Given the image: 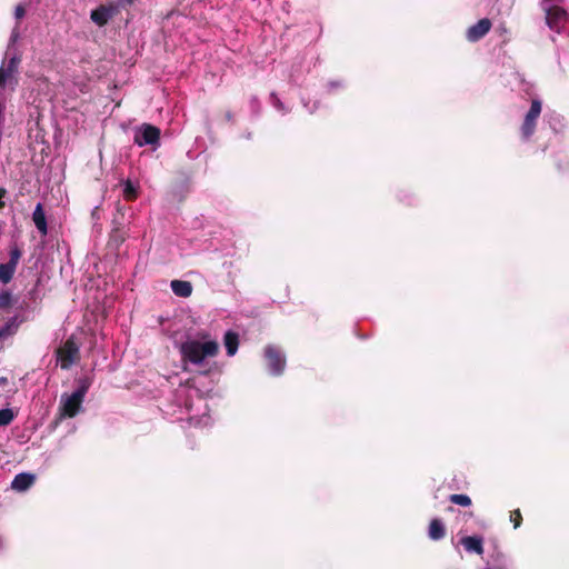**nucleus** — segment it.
<instances>
[{
	"mask_svg": "<svg viewBox=\"0 0 569 569\" xmlns=\"http://www.w3.org/2000/svg\"><path fill=\"white\" fill-rule=\"evenodd\" d=\"M174 347L180 353V361L184 371L196 368L201 375L211 372V359L219 353V342L207 331L187 333L182 339H174Z\"/></svg>",
	"mask_w": 569,
	"mask_h": 569,
	"instance_id": "obj_1",
	"label": "nucleus"
},
{
	"mask_svg": "<svg viewBox=\"0 0 569 569\" xmlns=\"http://www.w3.org/2000/svg\"><path fill=\"white\" fill-rule=\"evenodd\" d=\"M90 380L81 378L78 380V386L71 393H62L59 401V419L73 418L82 409V403L90 388Z\"/></svg>",
	"mask_w": 569,
	"mask_h": 569,
	"instance_id": "obj_2",
	"label": "nucleus"
},
{
	"mask_svg": "<svg viewBox=\"0 0 569 569\" xmlns=\"http://www.w3.org/2000/svg\"><path fill=\"white\" fill-rule=\"evenodd\" d=\"M562 0H542L541 8L546 14L547 26L556 32H561L567 21V11L561 6Z\"/></svg>",
	"mask_w": 569,
	"mask_h": 569,
	"instance_id": "obj_3",
	"label": "nucleus"
},
{
	"mask_svg": "<svg viewBox=\"0 0 569 569\" xmlns=\"http://www.w3.org/2000/svg\"><path fill=\"white\" fill-rule=\"evenodd\" d=\"M542 111V101L538 98L531 100L530 108L525 113L521 126L520 136L523 141H528L535 133L538 120Z\"/></svg>",
	"mask_w": 569,
	"mask_h": 569,
	"instance_id": "obj_4",
	"label": "nucleus"
},
{
	"mask_svg": "<svg viewBox=\"0 0 569 569\" xmlns=\"http://www.w3.org/2000/svg\"><path fill=\"white\" fill-rule=\"evenodd\" d=\"M160 130L151 124L143 123L134 129L133 141L139 147L150 146L153 150L159 147Z\"/></svg>",
	"mask_w": 569,
	"mask_h": 569,
	"instance_id": "obj_5",
	"label": "nucleus"
},
{
	"mask_svg": "<svg viewBox=\"0 0 569 569\" xmlns=\"http://www.w3.org/2000/svg\"><path fill=\"white\" fill-rule=\"evenodd\" d=\"M58 362L61 369H69L76 361L79 359V346L77 342L69 338L59 349H58Z\"/></svg>",
	"mask_w": 569,
	"mask_h": 569,
	"instance_id": "obj_6",
	"label": "nucleus"
},
{
	"mask_svg": "<svg viewBox=\"0 0 569 569\" xmlns=\"http://www.w3.org/2000/svg\"><path fill=\"white\" fill-rule=\"evenodd\" d=\"M264 357L269 372L273 376H280L286 367V357L282 351L274 346H268L264 349Z\"/></svg>",
	"mask_w": 569,
	"mask_h": 569,
	"instance_id": "obj_7",
	"label": "nucleus"
},
{
	"mask_svg": "<svg viewBox=\"0 0 569 569\" xmlns=\"http://www.w3.org/2000/svg\"><path fill=\"white\" fill-rule=\"evenodd\" d=\"M491 28V21L488 18L480 19L477 23L468 28L466 37L470 42H476L483 38Z\"/></svg>",
	"mask_w": 569,
	"mask_h": 569,
	"instance_id": "obj_8",
	"label": "nucleus"
},
{
	"mask_svg": "<svg viewBox=\"0 0 569 569\" xmlns=\"http://www.w3.org/2000/svg\"><path fill=\"white\" fill-rule=\"evenodd\" d=\"M460 545L469 553L481 556L483 553V538L480 536H466L460 539Z\"/></svg>",
	"mask_w": 569,
	"mask_h": 569,
	"instance_id": "obj_9",
	"label": "nucleus"
},
{
	"mask_svg": "<svg viewBox=\"0 0 569 569\" xmlns=\"http://www.w3.org/2000/svg\"><path fill=\"white\" fill-rule=\"evenodd\" d=\"M18 84L17 76L4 71L3 66L0 67V94L7 91L12 92Z\"/></svg>",
	"mask_w": 569,
	"mask_h": 569,
	"instance_id": "obj_10",
	"label": "nucleus"
},
{
	"mask_svg": "<svg viewBox=\"0 0 569 569\" xmlns=\"http://www.w3.org/2000/svg\"><path fill=\"white\" fill-rule=\"evenodd\" d=\"M34 480L36 477L32 473L21 472L13 478L11 488L19 492L26 491L33 485Z\"/></svg>",
	"mask_w": 569,
	"mask_h": 569,
	"instance_id": "obj_11",
	"label": "nucleus"
},
{
	"mask_svg": "<svg viewBox=\"0 0 569 569\" xmlns=\"http://www.w3.org/2000/svg\"><path fill=\"white\" fill-rule=\"evenodd\" d=\"M116 9L113 7L101 6L91 12V19L98 26L106 24L109 19L114 14Z\"/></svg>",
	"mask_w": 569,
	"mask_h": 569,
	"instance_id": "obj_12",
	"label": "nucleus"
},
{
	"mask_svg": "<svg viewBox=\"0 0 569 569\" xmlns=\"http://www.w3.org/2000/svg\"><path fill=\"white\" fill-rule=\"evenodd\" d=\"M170 288L172 292L180 298H188L192 293V284L186 280H172Z\"/></svg>",
	"mask_w": 569,
	"mask_h": 569,
	"instance_id": "obj_13",
	"label": "nucleus"
},
{
	"mask_svg": "<svg viewBox=\"0 0 569 569\" xmlns=\"http://www.w3.org/2000/svg\"><path fill=\"white\" fill-rule=\"evenodd\" d=\"M32 220L37 227V229L41 232V234L46 236L48 232L46 214L41 203H38L32 213Z\"/></svg>",
	"mask_w": 569,
	"mask_h": 569,
	"instance_id": "obj_14",
	"label": "nucleus"
},
{
	"mask_svg": "<svg viewBox=\"0 0 569 569\" xmlns=\"http://www.w3.org/2000/svg\"><path fill=\"white\" fill-rule=\"evenodd\" d=\"M227 355L232 357L237 353L239 347L238 335L232 331H227L223 337Z\"/></svg>",
	"mask_w": 569,
	"mask_h": 569,
	"instance_id": "obj_15",
	"label": "nucleus"
},
{
	"mask_svg": "<svg viewBox=\"0 0 569 569\" xmlns=\"http://www.w3.org/2000/svg\"><path fill=\"white\" fill-rule=\"evenodd\" d=\"M446 535V528L441 520L433 519L429 525L428 536L431 540H440Z\"/></svg>",
	"mask_w": 569,
	"mask_h": 569,
	"instance_id": "obj_16",
	"label": "nucleus"
},
{
	"mask_svg": "<svg viewBox=\"0 0 569 569\" xmlns=\"http://www.w3.org/2000/svg\"><path fill=\"white\" fill-rule=\"evenodd\" d=\"M18 320L17 318L9 319L1 328H0V340H4L11 336H13L18 330Z\"/></svg>",
	"mask_w": 569,
	"mask_h": 569,
	"instance_id": "obj_17",
	"label": "nucleus"
},
{
	"mask_svg": "<svg viewBox=\"0 0 569 569\" xmlns=\"http://www.w3.org/2000/svg\"><path fill=\"white\" fill-rule=\"evenodd\" d=\"M20 61H21L20 56H18L17 53L12 54L2 64L4 68V71L17 76Z\"/></svg>",
	"mask_w": 569,
	"mask_h": 569,
	"instance_id": "obj_18",
	"label": "nucleus"
},
{
	"mask_svg": "<svg viewBox=\"0 0 569 569\" xmlns=\"http://www.w3.org/2000/svg\"><path fill=\"white\" fill-rule=\"evenodd\" d=\"M14 271L16 268H13L12 264H0V281L2 283H8L12 279Z\"/></svg>",
	"mask_w": 569,
	"mask_h": 569,
	"instance_id": "obj_19",
	"label": "nucleus"
},
{
	"mask_svg": "<svg viewBox=\"0 0 569 569\" xmlns=\"http://www.w3.org/2000/svg\"><path fill=\"white\" fill-rule=\"evenodd\" d=\"M189 420L190 423L196 427H208L211 425V417L207 412L201 416L192 415Z\"/></svg>",
	"mask_w": 569,
	"mask_h": 569,
	"instance_id": "obj_20",
	"label": "nucleus"
},
{
	"mask_svg": "<svg viewBox=\"0 0 569 569\" xmlns=\"http://www.w3.org/2000/svg\"><path fill=\"white\" fill-rule=\"evenodd\" d=\"M270 102L272 107L281 114H287L290 112V108H288L276 93L270 94Z\"/></svg>",
	"mask_w": 569,
	"mask_h": 569,
	"instance_id": "obj_21",
	"label": "nucleus"
},
{
	"mask_svg": "<svg viewBox=\"0 0 569 569\" xmlns=\"http://www.w3.org/2000/svg\"><path fill=\"white\" fill-rule=\"evenodd\" d=\"M449 500L461 507H469L471 505V499L467 495L455 493L449 497Z\"/></svg>",
	"mask_w": 569,
	"mask_h": 569,
	"instance_id": "obj_22",
	"label": "nucleus"
},
{
	"mask_svg": "<svg viewBox=\"0 0 569 569\" xmlns=\"http://www.w3.org/2000/svg\"><path fill=\"white\" fill-rule=\"evenodd\" d=\"M123 194L127 200H133L137 197V188L136 186L127 180L123 186Z\"/></svg>",
	"mask_w": 569,
	"mask_h": 569,
	"instance_id": "obj_23",
	"label": "nucleus"
},
{
	"mask_svg": "<svg viewBox=\"0 0 569 569\" xmlns=\"http://www.w3.org/2000/svg\"><path fill=\"white\" fill-rule=\"evenodd\" d=\"M14 418V413L11 409L4 408L0 410V427L9 425Z\"/></svg>",
	"mask_w": 569,
	"mask_h": 569,
	"instance_id": "obj_24",
	"label": "nucleus"
},
{
	"mask_svg": "<svg viewBox=\"0 0 569 569\" xmlns=\"http://www.w3.org/2000/svg\"><path fill=\"white\" fill-rule=\"evenodd\" d=\"M510 520L513 522L515 529L520 527L521 521H522V517H521V513H520V511L518 509L511 512Z\"/></svg>",
	"mask_w": 569,
	"mask_h": 569,
	"instance_id": "obj_25",
	"label": "nucleus"
},
{
	"mask_svg": "<svg viewBox=\"0 0 569 569\" xmlns=\"http://www.w3.org/2000/svg\"><path fill=\"white\" fill-rule=\"evenodd\" d=\"M19 259H20V251L18 249H14L10 252V260L7 263L12 264L13 268H17Z\"/></svg>",
	"mask_w": 569,
	"mask_h": 569,
	"instance_id": "obj_26",
	"label": "nucleus"
},
{
	"mask_svg": "<svg viewBox=\"0 0 569 569\" xmlns=\"http://www.w3.org/2000/svg\"><path fill=\"white\" fill-rule=\"evenodd\" d=\"M342 87H343V82H342V81H340V80L329 81V82L327 83V91H328V92H332V91H335V90H337V89H340V88H342Z\"/></svg>",
	"mask_w": 569,
	"mask_h": 569,
	"instance_id": "obj_27",
	"label": "nucleus"
},
{
	"mask_svg": "<svg viewBox=\"0 0 569 569\" xmlns=\"http://www.w3.org/2000/svg\"><path fill=\"white\" fill-rule=\"evenodd\" d=\"M26 14V9L22 4H18L14 9L16 19H21Z\"/></svg>",
	"mask_w": 569,
	"mask_h": 569,
	"instance_id": "obj_28",
	"label": "nucleus"
},
{
	"mask_svg": "<svg viewBox=\"0 0 569 569\" xmlns=\"http://www.w3.org/2000/svg\"><path fill=\"white\" fill-rule=\"evenodd\" d=\"M302 102H303V107L308 110L309 113H313L318 109V102L312 103V106H310L306 101H302Z\"/></svg>",
	"mask_w": 569,
	"mask_h": 569,
	"instance_id": "obj_29",
	"label": "nucleus"
},
{
	"mask_svg": "<svg viewBox=\"0 0 569 569\" xmlns=\"http://www.w3.org/2000/svg\"><path fill=\"white\" fill-rule=\"evenodd\" d=\"M6 196V190L3 188H0V208L4 206L3 198Z\"/></svg>",
	"mask_w": 569,
	"mask_h": 569,
	"instance_id": "obj_30",
	"label": "nucleus"
},
{
	"mask_svg": "<svg viewBox=\"0 0 569 569\" xmlns=\"http://www.w3.org/2000/svg\"><path fill=\"white\" fill-rule=\"evenodd\" d=\"M18 38H19V33L14 30L10 38L11 46H13V43L18 40Z\"/></svg>",
	"mask_w": 569,
	"mask_h": 569,
	"instance_id": "obj_31",
	"label": "nucleus"
},
{
	"mask_svg": "<svg viewBox=\"0 0 569 569\" xmlns=\"http://www.w3.org/2000/svg\"><path fill=\"white\" fill-rule=\"evenodd\" d=\"M9 299V295H4L0 297V307H2Z\"/></svg>",
	"mask_w": 569,
	"mask_h": 569,
	"instance_id": "obj_32",
	"label": "nucleus"
},
{
	"mask_svg": "<svg viewBox=\"0 0 569 569\" xmlns=\"http://www.w3.org/2000/svg\"><path fill=\"white\" fill-rule=\"evenodd\" d=\"M133 2V0H119V4L124 7L127 4H131Z\"/></svg>",
	"mask_w": 569,
	"mask_h": 569,
	"instance_id": "obj_33",
	"label": "nucleus"
},
{
	"mask_svg": "<svg viewBox=\"0 0 569 569\" xmlns=\"http://www.w3.org/2000/svg\"><path fill=\"white\" fill-rule=\"evenodd\" d=\"M6 381H7V379H6V378H1V379H0V385H1V383H4Z\"/></svg>",
	"mask_w": 569,
	"mask_h": 569,
	"instance_id": "obj_34",
	"label": "nucleus"
}]
</instances>
